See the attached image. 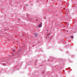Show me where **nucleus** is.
Instances as JSON below:
<instances>
[{"mask_svg": "<svg viewBox=\"0 0 77 77\" xmlns=\"http://www.w3.org/2000/svg\"><path fill=\"white\" fill-rule=\"evenodd\" d=\"M46 38H47V37H46Z\"/></svg>", "mask_w": 77, "mask_h": 77, "instance_id": "nucleus-8", "label": "nucleus"}, {"mask_svg": "<svg viewBox=\"0 0 77 77\" xmlns=\"http://www.w3.org/2000/svg\"><path fill=\"white\" fill-rule=\"evenodd\" d=\"M34 35L35 36H38V34L36 33H34Z\"/></svg>", "mask_w": 77, "mask_h": 77, "instance_id": "nucleus-2", "label": "nucleus"}, {"mask_svg": "<svg viewBox=\"0 0 77 77\" xmlns=\"http://www.w3.org/2000/svg\"><path fill=\"white\" fill-rule=\"evenodd\" d=\"M37 21H38V20H37Z\"/></svg>", "mask_w": 77, "mask_h": 77, "instance_id": "nucleus-9", "label": "nucleus"}, {"mask_svg": "<svg viewBox=\"0 0 77 77\" xmlns=\"http://www.w3.org/2000/svg\"><path fill=\"white\" fill-rule=\"evenodd\" d=\"M38 27H39V28H40V27H42V25L41 24H40L38 25Z\"/></svg>", "mask_w": 77, "mask_h": 77, "instance_id": "nucleus-1", "label": "nucleus"}, {"mask_svg": "<svg viewBox=\"0 0 77 77\" xmlns=\"http://www.w3.org/2000/svg\"><path fill=\"white\" fill-rule=\"evenodd\" d=\"M51 29H53V27H51Z\"/></svg>", "mask_w": 77, "mask_h": 77, "instance_id": "nucleus-7", "label": "nucleus"}, {"mask_svg": "<svg viewBox=\"0 0 77 77\" xmlns=\"http://www.w3.org/2000/svg\"><path fill=\"white\" fill-rule=\"evenodd\" d=\"M15 51V50H13V51Z\"/></svg>", "mask_w": 77, "mask_h": 77, "instance_id": "nucleus-5", "label": "nucleus"}, {"mask_svg": "<svg viewBox=\"0 0 77 77\" xmlns=\"http://www.w3.org/2000/svg\"><path fill=\"white\" fill-rule=\"evenodd\" d=\"M50 35V34H48L47 35V36H49Z\"/></svg>", "mask_w": 77, "mask_h": 77, "instance_id": "nucleus-3", "label": "nucleus"}, {"mask_svg": "<svg viewBox=\"0 0 77 77\" xmlns=\"http://www.w3.org/2000/svg\"><path fill=\"white\" fill-rule=\"evenodd\" d=\"M71 38H72V39H73V38H74V37L73 36H72Z\"/></svg>", "mask_w": 77, "mask_h": 77, "instance_id": "nucleus-4", "label": "nucleus"}, {"mask_svg": "<svg viewBox=\"0 0 77 77\" xmlns=\"http://www.w3.org/2000/svg\"><path fill=\"white\" fill-rule=\"evenodd\" d=\"M48 38H50V37H48Z\"/></svg>", "mask_w": 77, "mask_h": 77, "instance_id": "nucleus-6", "label": "nucleus"}]
</instances>
